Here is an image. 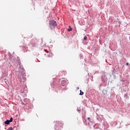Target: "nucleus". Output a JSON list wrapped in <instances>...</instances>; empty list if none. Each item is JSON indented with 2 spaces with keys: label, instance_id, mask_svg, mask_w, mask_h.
Segmentation results:
<instances>
[{
  "label": "nucleus",
  "instance_id": "nucleus-1",
  "mask_svg": "<svg viewBox=\"0 0 130 130\" xmlns=\"http://www.w3.org/2000/svg\"><path fill=\"white\" fill-rule=\"evenodd\" d=\"M57 25L56 21L54 20H50L49 23V27L51 30H53L55 29V27Z\"/></svg>",
  "mask_w": 130,
  "mask_h": 130
},
{
  "label": "nucleus",
  "instance_id": "nucleus-2",
  "mask_svg": "<svg viewBox=\"0 0 130 130\" xmlns=\"http://www.w3.org/2000/svg\"><path fill=\"white\" fill-rule=\"evenodd\" d=\"M55 129H59L61 126V123L59 121L54 122Z\"/></svg>",
  "mask_w": 130,
  "mask_h": 130
},
{
  "label": "nucleus",
  "instance_id": "nucleus-3",
  "mask_svg": "<svg viewBox=\"0 0 130 130\" xmlns=\"http://www.w3.org/2000/svg\"><path fill=\"white\" fill-rule=\"evenodd\" d=\"M10 120H7L5 122V124H10Z\"/></svg>",
  "mask_w": 130,
  "mask_h": 130
},
{
  "label": "nucleus",
  "instance_id": "nucleus-4",
  "mask_svg": "<svg viewBox=\"0 0 130 130\" xmlns=\"http://www.w3.org/2000/svg\"><path fill=\"white\" fill-rule=\"evenodd\" d=\"M70 28H69L68 29V31H69V32H70V31H72V30H73V28H71V26L69 27Z\"/></svg>",
  "mask_w": 130,
  "mask_h": 130
},
{
  "label": "nucleus",
  "instance_id": "nucleus-5",
  "mask_svg": "<svg viewBox=\"0 0 130 130\" xmlns=\"http://www.w3.org/2000/svg\"><path fill=\"white\" fill-rule=\"evenodd\" d=\"M84 94V92H82V90H80V93L79 95H83Z\"/></svg>",
  "mask_w": 130,
  "mask_h": 130
},
{
  "label": "nucleus",
  "instance_id": "nucleus-6",
  "mask_svg": "<svg viewBox=\"0 0 130 130\" xmlns=\"http://www.w3.org/2000/svg\"><path fill=\"white\" fill-rule=\"evenodd\" d=\"M88 39V38L86 36H85L84 38H83V39L84 40H87V39Z\"/></svg>",
  "mask_w": 130,
  "mask_h": 130
},
{
  "label": "nucleus",
  "instance_id": "nucleus-7",
  "mask_svg": "<svg viewBox=\"0 0 130 130\" xmlns=\"http://www.w3.org/2000/svg\"><path fill=\"white\" fill-rule=\"evenodd\" d=\"M63 83H64V81H63L61 82L62 86H64V84H63Z\"/></svg>",
  "mask_w": 130,
  "mask_h": 130
},
{
  "label": "nucleus",
  "instance_id": "nucleus-8",
  "mask_svg": "<svg viewBox=\"0 0 130 130\" xmlns=\"http://www.w3.org/2000/svg\"><path fill=\"white\" fill-rule=\"evenodd\" d=\"M9 121H10V122H12V121H13V118H12V117H11V118H10V119L9 120Z\"/></svg>",
  "mask_w": 130,
  "mask_h": 130
},
{
  "label": "nucleus",
  "instance_id": "nucleus-9",
  "mask_svg": "<svg viewBox=\"0 0 130 130\" xmlns=\"http://www.w3.org/2000/svg\"><path fill=\"white\" fill-rule=\"evenodd\" d=\"M8 130H13V127H10L8 128Z\"/></svg>",
  "mask_w": 130,
  "mask_h": 130
},
{
  "label": "nucleus",
  "instance_id": "nucleus-10",
  "mask_svg": "<svg viewBox=\"0 0 130 130\" xmlns=\"http://www.w3.org/2000/svg\"><path fill=\"white\" fill-rule=\"evenodd\" d=\"M79 89H80V87H77V90H79Z\"/></svg>",
  "mask_w": 130,
  "mask_h": 130
},
{
  "label": "nucleus",
  "instance_id": "nucleus-11",
  "mask_svg": "<svg viewBox=\"0 0 130 130\" xmlns=\"http://www.w3.org/2000/svg\"><path fill=\"white\" fill-rule=\"evenodd\" d=\"M87 119H88V120H90V117H88V118H87Z\"/></svg>",
  "mask_w": 130,
  "mask_h": 130
},
{
  "label": "nucleus",
  "instance_id": "nucleus-12",
  "mask_svg": "<svg viewBox=\"0 0 130 130\" xmlns=\"http://www.w3.org/2000/svg\"><path fill=\"white\" fill-rule=\"evenodd\" d=\"M126 66H128V62H127V63H126Z\"/></svg>",
  "mask_w": 130,
  "mask_h": 130
}]
</instances>
